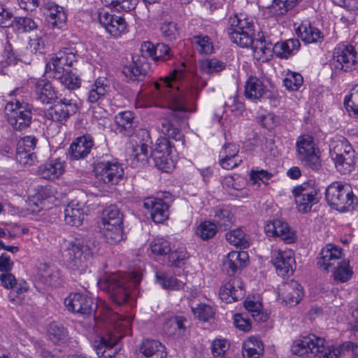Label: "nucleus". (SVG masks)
Segmentation results:
<instances>
[{
  "instance_id": "nucleus-1",
  "label": "nucleus",
  "mask_w": 358,
  "mask_h": 358,
  "mask_svg": "<svg viewBox=\"0 0 358 358\" xmlns=\"http://www.w3.org/2000/svg\"><path fill=\"white\" fill-rule=\"evenodd\" d=\"M185 76L183 69L173 70L169 76L155 83L152 94V100L156 106L170 109L172 115L180 119L187 117V113L194 110L188 106L182 94Z\"/></svg>"
},
{
  "instance_id": "nucleus-2",
  "label": "nucleus",
  "mask_w": 358,
  "mask_h": 358,
  "mask_svg": "<svg viewBox=\"0 0 358 358\" xmlns=\"http://www.w3.org/2000/svg\"><path fill=\"white\" fill-rule=\"evenodd\" d=\"M64 304L69 311L83 316L90 315L97 310L103 320L124 328H129L131 322L130 317L113 311L109 305L103 301H100L99 304L94 303L92 299L85 294L71 293L66 298Z\"/></svg>"
},
{
  "instance_id": "nucleus-3",
  "label": "nucleus",
  "mask_w": 358,
  "mask_h": 358,
  "mask_svg": "<svg viewBox=\"0 0 358 358\" xmlns=\"http://www.w3.org/2000/svg\"><path fill=\"white\" fill-rule=\"evenodd\" d=\"M141 280V273L138 271L117 273L110 275L105 285L112 301L120 306L127 301L131 289L136 287Z\"/></svg>"
},
{
  "instance_id": "nucleus-4",
  "label": "nucleus",
  "mask_w": 358,
  "mask_h": 358,
  "mask_svg": "<svg viewBox=\"0 0 358 358\" xmlns=\"http://www.w3.org/2000/svg\"><path fill=\"white\" fill-rule=\"evenodd\" d=\"M61 247L66 263L73 270L84 271L93 258L92 248L81 238L64 239Z\"/></svg>"
},
{
  "instance_id": "nucleus-5",
  "label": "nucleus",
  "mask_w": 358,
  "mask_h": 358,
  "mask_svg": "<svg viewBox=\"0 0 358 358\" xmlns=\"http://www.w3.org/2000/svg\"><path fill=\"white\" fill-rule=\"evenodd\" d=\"M325 198L336 210L345 212L353 209L357 203L352 187L348 183L334 182L326 189Z\"/></svg>"
},
{
  "instance_id": "nucleus-6",
  "label": "nucleus",
  "mask_w": 358,
  "mask_h": 358,
  "mask_svg": "<svg viewBox=\"0 0 358 358\" xmlns=\"http://www.w3.org/2000/svg\"><path fill=\"white\" fill-rule=\"evenodd\" d=\"M296 154L304 167L314 171H318L322 168L320 150L312 135L306 134L298 136L296 141Z\"/></svg>"
},
{
  "instance_id": "nucleus-7",
  "label": "nucleus",
  "mask_w": 358,
  "mask_h": 358,
  "mask_svg": "<svg viewBox=\"0 0 358 358\" xmlns=\"http://www.w3.org/2000/svg\"><path fill=\"white\" fill-rule=\"evenodd\" d=\"M229 23L227 31L231 41L240 47L248 48L252 43L255 34L252 20L241 14L231 17Z\"/></svg>"
},
{
  "instance_id": "nucleus-8",
  "label": "nucleus",
  "mask_w": 358,
  "mask_h": 358,
  "mask_svg": "<svg viewBox=\"0 0 358 358\" xmlns=\"http://www.w3.org/2000/svg\"><path fill=\"white\" fill-rule=\"evenodd\" d=\"M298 210L306 213L320 199V189L313 180L303 182L292 189Z\"/></svg>"
},
{
  "instance_id": "nucleus-9",
  "label": "nucleus",
  "mask_w": 358,
  "mask_h": 358,
  "mask_svg": "<svg viewBox=\"0 0 358 358\" xmlns=\"http://www.w3.org/2000/svg\"><path fill=\"white\" fill-rule=\"evenodd\" d=\"M5 113L8 122L15 130L24 129L31 122L30 106L19 100L8 102L5 107Z\"/></svg>"
},
{
  "instance_id": "nucleus-10",
  "label": "nucleus",
  "mask_w": 358,
  "mask_h": 358,
  "mask_svg": "<svg viewBox=\"0 0 358 358\" xmlns=\"http://www.w3.org/2000/svg\"><path fill=\"white\" fill-rule=\"evenodd\" d=\"M331 64L336 69L350 71L358 65V55L352 45L338 44L334 50Z\"/></svg>"
},
{
  "instance_id": "nucleus-11",
  "label": "nucleus",
  "mask_w": 358,
  "mask_h": 358,
  "mask_svg": "<svg viewBox=\"0 0 358 358\" xmlns=\"http://www.w3.org/2000/svg\"><path fill=\"white\" fill-rule=\"evenodd\" d=\"M96 178L108 185L117 184L123 178L124 169L115 160L100 161L95 166Z\"/></svg>"
},
{
  "instance_id": "nucleus-12",
  "label": "nucleus",
  "mask_w": 358,
  "mask_h": 358,
  "mask_svg": "<svg viewBox=\"0 0 358 358\" xmlns=\"http://www.w3.org/2000/svg\"><path fill=\"white\" fill-rule=\"evenodd\" d=\"M172 145L170 140L166 137L160 138L157 141L155 148L152 150L151 157L153 159L155 166L164 171L169 173L174 167L173 161L169 157L172 152Z\"/></svg>"
},
{
  "instance_id": "nucleus-13",
  "label": "nucleus",
  "mask_w": 358,
  "mask_h": 358,
  "mask_svg": "<svg viewBox=\"0 0 358 358\" xmlns=\"http://www.w3.org/2000/svg\"><path fill=\"white\" fill-rule=\"evenodd\" d=\"M77 110L76 100L64 97L54 106L45 111V116L48 120L62 123L65 122L70 115L75 114Z\"/></svg>"
},
{
  "instance_id": "nucleus-14",
  "label": "nucleus",
  "mask_w": 358,
  "mask_h": 358,
  "mask_svg": "<svg viewBox=\"0 0 358 358\" xmlns=\"http://www.w3.org/2000/svg\"><path fill=\"white\" fill-rule=\"evenodd\" d=\"M100 24L113 36L119 37L127 31V23L122 16L102 10L99 13Z\"/></svg>"
},
{
  "instance_id": "nucleus-15",
  "label": "nucleus",
  "mask_w": 358,
  "mask_h": 358,
  "mask_svg": "<svg viewBox=\"0 0 358 358\" xmlns=\"http://www.w3.org/2000/svg\"><path fill=\"white\" fill-rule=\"evenodd\" d=\"M342 255L341 248L333 244H327L321 250L317 265L321 269L331 271L342 262L341 261Z\"/></svg>"
},
{
  "instance_id": "nucleus-16",
  "label": "nucleus",
  "mask_w": 358,
  "mask_h": 358,
  "mask_svg": "<svg viewBox=\"0 0 358 358\" xmlns=\"http://www.w3.org/2000/svg\"><path fill=\"white\" fill-rule=\"evenodd\" d=\"M271 262L278 275L282 277L292 273L295 259L291 250H275L272 252Z\"/></svg>"
},
{
  "instance_id": "nucleus-17",
  "label": "nucleus",
  "mask_w": 358,
  "mask_h": 358,
  "mask_svg": "<svg viewBox=\"0 0 358 358\" xmlns=\"http://www.w3.org/2000/svg\"><path fill=\"white\" fill-rule=\"evenodd\" d=\"M143 206L150 213L152 220L162 223L168 219L169 205L160 198L148 197L143 201Z\"/></svg>"
},
{
  "instance_id": "nucleus-18",
  "label": "nucleus",
  "mask_w": 358,
  "mask_h": 358,
  "mask_svg": "<svg viewBox=\"0 0 358 358\" xmlns=\"http://www.w3.org/2000/svg\"><path fill=\"white\" fill-rule=\"evenodd\" d=\"M78 62L77 51L74 48H65L58 51L52 58L53 72L62 71L73 66Z\"/></svg>"
},
{
  "instance_id": "nucleus-19",
  "label": "nucleus",
  "mask_w": 358,
  "mask_h": 358,
  "mask_svg": "<svg viewBox=\"0 0 358 358\" xmlns=\"http://www.w3.org/2000/svg\"><path fill=\"white\" fill-rule=\"evenodd\" d=\"M220 297L227 303L236 301L244 296L243 282L240 278H234L226 282L220 289Z\"/></svg>"
},
{
  "instance_id": "nucleus-20",
  "label": "nucleus",
  "mask_w": 358,
  "mask_h": 358,
  "mask_svg": "<svg viewBox=\"0 0 358 358\" xmlns=\"http://www.w3.org/2000/svg\"><path fill=\"white\" fill-rule=\"evenodd\" d=\"M264 231L268 237H278L287 243L294 241V233L289 225L280 220L267 223Z\"/></svg>"
},
{
  "instance_id": "nucleus-21",
  "label": "nucleus",
  "mask_w": 358,
  "mask_h": 358,
  "mask_svg": "<svg viewBox=\"0 0 358 358\" xmlns=\"http://www.w3.org/2000/svg\"><path fill=\"white\" fill-rule=\"evenodd\" d=\"M94 145V140L91 135L85 134L78 137L70 146V158L74 160L84 159L90 154Z\"/></svg>"
},
{
  "instance_id": "nucleus-22",
  "label": "nucleus",
  "mask_w": 358,
  "mask_h": 358,
  "mask_svg": "<svg viewBox=\"0 0 358 358\" xmlns=\"http://www.w3.org/2000/svg\"><path fill=\"white\" fill-rule=\"evenodd\" d=\"M66 163L60 158L51 159L41 164L38 169V174L46 180H55L64 174Z\"/></svg>"
},
{
  "instance_id": "nucleus-23",
  "label": "nucleus",
  "mask_w": 358,
  "mask_h": 358,
  "mask_svg": "<svg viewBox=\"0 0 358 358\" xmlns=\"http://www.w3.org/2000/svg\"><path fill=\"white\" fill-rule=\"evenodd\" d=\"M94 348L97 355L102 358H113L119 350L117 339L113 336L99 337L94 341Z\"/></svg>"
},
{
  "instance_id": "nucleus-24",
  "label": "nucleus",
  "mask_w": 358,
  "mask_h": 358,
  "mask_svg": "<svg viewBox=\"0 0 358 358\" xmlns=\"http://www.w3.org/2000/svg\"><path fill=\"white\" fill-rule=\"evenodd\" d=\"M86 215L85 207L83 203L76 201L69 202L64 209V221L73 227H79Z\"/></svg>"
},
{
  "instance_id": "nucleus-25",
  "label": "nucleus",
  "mask_w": 358,
  "mask_h": 358,
  "mask_svg": "<svg viewBox=\"0 0 358 358\" xmlns=\"http://www.w3.org/2000/svg\"><path fill=\"white\" fill-rule=\"evenodd\" d=\"M280 293L285 304L290 306L298 304L303 297L301 286L295 280L283 283L280 288Z\"/></svg>"
},
{
  "instance_id": "nucleus-26",
  "label": "nucleus",
  "mask_w": 358,
  "mask_h": 358,
  "mask_svg": "<svg viewBox=\"0 0 358 358\" xmlns=\"http://www.w3.org/2000/svg\"><path fill=\"white\" fill-rule=\"evenodd\" d=\"M248 258L245 251H232L228 253L223 262L224 269L229 275H232L245 266Z\"/></svg>"
},
{
  "instance_id": "nucleus-27",
  "label": "nucleus",
  "mask_w": 358,
  "mask_h": 358,
  "mask_svg": "<svg viewBox=\"0 0 358 358\" xmlns=\"http://www.w3.org/2000/svg\"><path fill=\"white\" fill-rule=\"evenodd\" d=\"M47 10V20L52 28L61 29L67 20V15L63 7L54 2L49 1L45 4Z\"/></svg>"
},
{
  "instance_id": "nucleus-28",
  "label": "nucleus",
  "mask_w": 358,
  "mask_h": 358,
  "mask_svg": "<svg viewBox=\"0 0 358 358\" xmlns=\"http://www.w3.org/2000/svg\"><path fill=\"white\" fill-rule=\"evenodd\" d=\"M341 351V346L329 345L324 338L317 336L315 345L312 346V354L315 358H338Z\"/></svg>"
},
{
  "instance_id": "nucleus-29",
  "label": "nucleus",
  "mask_w": 358,
  "mask_h": 358,
  "mask_svg": "<svg viewBox=\"0 0 358 358\" xmlns=\"http://www.w3.org/2000/svg\"><path fill=\"white\" fill-rule=\"evenodd\" d=\"M252 47L255 57L259 59H267L273 53V45L268 36L259 33L257 38H253Z\"/></svg>"
},
{
  "instance_id": "nucleus-30",
  "label": "nucleus",
  "mask_w": 358,
  "mask_h": 358,
  "mask_svg": "<svg viewBox=\"0 0 358 358\" xmlns=\"http://www.w3.org/2000/svg\"><path fill=\"white\" fill-rule=\"evenodd\" d=\"M38 276L43 283L50 286L59 285L62 281L59 269L46 263H40L38 266Z\"/></svg>"
},
{
  "instance_id": "nucleus-31",
  "label": "nucleus",
  "mask_w": 358,
  "mask_h": 358,
  "mask_svg": "<svg viewBox=\"0 0 358 358\" xmlns=\"http://www.w3.org/2000/svg\"><path fill=\"white\" fill-rule=\"evenodd\" d=\"M269 92L263 82L256 76H250L245 85V96L250 100H259L264 96L268 97Z\"/></svg>"
},
{
  "instance_id": "nucleus-32",
  "label": "nucleus",
  "mask_w": 358,
  "mask_h": 358,
  "mask_svg": "<svg viewBox=\"0 0 358 358\" xmlns=\"http://www.w3.org/2000/svg\"><path fill=\"white\" fill-rule=\"evenodd\" d=\"M32 83L36 99L41 103H49L56 97V93L48 80H34Z\"/></svg>"
},
{
  "instance_id": "nucleus-33",
  "label": "nucleus",
  "mask_w": 358,
  "mask_h": 358,
  "mask_svg": "<svg viewBox=\"0 0 358 358\" xmlns=\"http://www.w3.org/2000/svg\"><path fill=\"white\" fill-rule=\"evenodd\" d=\"M115 122L119 131L127 136L132 135L137 126L134 114L130 110L118 113L115 116Z\"/></svg>"
},
{
  "instance_id": "nucleus-34",
  "label": "nucleus",
  "mask_w": 358,
  "mask_h": 358,
  "mask_svg": "<svg viewBox=\"0 0 358 358\" xmlns=\"http://www.w3.org/2000/svg\"><path fill=\"white\" fill-rule=\"evenodd\" d=\"M138 136H142L143 141L137 145L134 149V158L137 162L145 164L150 157H151L152 150H150L151 144L150 137L148 131L145 129H141L138 132Z\"/></svg>"
},
{
  "instance_id": "nucleus-35",
  "label": "nucleus",
  "mask_w": 358,
  "mask_h": 358,
  "mask_svg": "<svg viewBox=\"0 0 358 358\" xmlns=\"http://www.w3.org/2000/svg\"><path fill=\"white\" fill-rule=\"evenodd\" d=\"M296 33L299 37L306 43L321 42L323 39V34L320 30L309 22H303L297 29Z\"/></svg>"
},
{
  "instance_id": "nucleus-36",
  "label": "nucleus",
  "mask_w": 358,
  "mask_h": 358,
  "mask_svg": "<svg viewBox=\"0 0 358 358\" xmlns=\"http://www.w3.org/2000/svg\"><path fill=\"white\" fill-rule=\"evenodd\" d=\"M301 46L299 41L291 38L283 42H278L273 45V54L279 58H288L296 54Z\"/></svg>"
},
{
  "instance_id": "nucleus-37",
  "label": "nucleus",
  "mask_w": 358,
  "mask_h": 358,
  "mask_svg": "<svg viewBox=\"0 0 358 358\" xmlns=\"http://www.w3.org/2000/svg\"><path fill=\"white\" fill-rule=\"evenodd\" d=\"M106 80L99 78L93 83L87 92L89 103L99 104L105 99L109 87L105 83Z\"/></svg>"
},
{
  "instance_id": "nucleus-38",
  "label": "nucleus",
  "mask_w": 358,
  "mask_h": 358,
  "mask_svg": "<svg viewBox=\"0 0 358 358\" xmlns=\"http://www.w3.org/2000/svg\"><path fill=\"white\" fill-rule=\"evenodd\" d=\"M149 64L139 59L138 62H133L129 66H124L122 73L131 80H141L148 74Z\"/></svg>"
},
{
  "instance_id": "nucleus-39",
  "label": "nucleus",
  "mask_w": 358,
  "mask_h": 358,
  "mask_svg": "<svg viewBox=\"0 0 358 358\" xmlns=\"http://www.w3.org/2000/svg\"><path fill=\"white\" fill-rule=\"evenodd\" d=\"M355 155V152L349 142L343 137H338L330 145L331 158Z\"/></svg>"
},
{
  "instance_id": "nucleus-40",
  "label": "nucleus",
  "mask_w": 358,
  "mask_h": 358,
  "mask_svg": "<svg viewBox=\"0 0 358 358\" xmlns=\"http://www.w3.org/2000/svg\"><path fill=\"white\" fill-rule=\"evenodd\" d=\"M141 350L147 357L166 358L165 347L157 340L147 339L143 341Z\"/></svg>"
},
{
  "instance_id": "nucleus-41",
  "label": "nucleus",
  "mask_w": 358,
  "mask_h": 358,
  "mask_svg": "<svg viewBox=\"0 0 358 358\" xmlns=\"http://www.w3.org/2000/svg\"><path fill=\"white\" fill-rule=\"evenodd\" d=\"M316 336L309 334L295 340L292 346L291 351L294 355L303 356L309 352L312 353V346L315 345Z\"/></svg>"
},
{
  "instance_id": "nucleus-42",
  "label": "nucleus",
  "mask_w": 358,
  "mask_h": 358,
  "mask_svg": "<svg viewBox=\"0 0 358 358\" xmlns=\"http://www.w3.org/2000/svg\"><path fill=\"white\" fill-rule=\"evenodd\" d=\"M53 77L69 90H76L81 85L80 77L70 69L53 72Z\"/></svg>"
},
{
  "instance_id": "nucleus-43",
  "label": "nucleus",
  "mask_w": 358,
  "mask_h": 358,
  "mask_svg": "<svg viewBox=\"0 0 358 358\" xmlns=\"http://www.w3.org/2000/svg\"><path fill=\"white\" fill-rule=\"evenodd\" d=\"M122 213L116 206L111 205L103 210L99 226L122 225Z\"/></svg>"
},
{
  "instance_id": "nucleus-44",
  "label": "nucleus",
  "mask_w": 358,
  "mask_h": 358,
  "mask_svg": "<svg viewBox=\"0 0 358 358\" xmlns=\"http://www.w3.org/2000/svg\"><path fill=\"white\" fill-rule=\"evenodd\" d=\"M106 241L111 244H117L124 238L122 225L99 226Z\"/></svg>"
},
{
  "instance_id": "nucleus-45",
  "label": "nucleus",
  "mask_w": 358,
  "mask_h": 358,
  "mask_svg": "<svg viewBox=\"0 0 358 358\" xmlns=\"http://www.w3.org/2000/svg\"><path fill=\"white\" fill-rule=\"evenodd\" d=\"M191 43L201 55H210L214 52L213 41L208 36L194 35L191 38Z\"/></svg>"
},
{
  "instance_id": "nucleus-46",
  "label": "nucleus",
  "mask_w": 358,
  "mask_h": 358,
  "mask_svg": "<svg viewBox=\"0 0 358 358\" xmlns=\"http://www.w3.org/2000/svg\"><path fill=\"white\" fill-rule=\"evenodd\" d=\"M199 66L202 73L210 75L218 73L226 69V63L215 57L199 60Z\"/></svg>"
},
{
  "instance_id": "nucleus-47",
  "label": "nucleus",
  "mask_w": 358,
  "mask_h": 358,
  "mask_svg": "<svg viewBox=\"0 0 358 358\" xmlns=\"http://www.w3.org/2000/svg\"><path fill=\"white\" fill-rule=\"evenodd\" d=\"M187 320L185 317L177 315L167 320L164 324V329L169 335H181L185 331V323Z\"/></svg>"
},
{
  "instance_id": "nucleus-48",
  "label": "nucleus",
  "mask_w": 358,
  "mask_h": 358,
  "mask_svg": "<svg viewBox=\"0 0 358 358\" xmlns=\"http://www.w3.org/2000/svg\"><path fill=\"white\" fill-rule=\"evenodd\" d=\"M226 239L230 244L236 247L246 248L249 246L248 238L245 232L241 228L227 232Z\"/></svg>"
},
{
  "instance_id": "nucleus-49",
  "label": "nucleus",
  "mask_w": 358,
  "mask_h": 358,
  "mask_svg": "<svg viewBox=\"0 0 358 358\" xmlns=\"http://www.w3.org/2000/svg\"><path fill=\"white\" fill-rule=\"evenodd\" d=\"M156 280L163 288L167 289L179 290L185 285L183 282L164 273H156Z\"/></svg>"
},
{
  "instance_id": "nucleus-50",
  "label": "nucleus",
  "mask_w": 358,
  "mask_h": 358,
  "mask_svg": "<svg viewBox=\"0 0 358 358\" xmlns=\"http://www.w3.org/2000/svg\"><path fill=\"white\" fill-rule=\"evenodd\" d=\"M244 306L255 321L262 322L267 320V315L262 312V305L259 301L248 298Z\"/></svg>"
},
{
  "instance_id": "nucleus-51",
  "label": "nucleus",
  "mask_w": 358,
  "mask_h": 358,
  "mask_svg": "<svg viewBox=\"0 0 358 358\" xmlns=\"http://www.w3.org/2000/svg\"><path fill=\"white\" fill-rule=\"evenodd\" d=\"M162 37L167 41L177 40L180 37V28L172 21H164L160 26Z\"/></svg>"
},
{
  "instance_id": "nucleus-52",
  "label": "nucleus",
  "mask_w": 358,
  "mask_h": 358,
  "mask_svg": "<svg viewBox=\"0 0 358 358\" xmlns=\"http://www.w3.org/2000/svg\"><path fill=\"white\" fill-rule=\"evenodd\" d=\"M213 213V220L220 227H229L233 224L234 215L229 210L217 207Z\"/></svg>"
},
{
  "instance_id": "nucleus-53",
  "label": "nucleus",
  "mask_w": 358,
  "mask_h": 358,
  "mask_svg": "<svg viewBox=\"0 0 358 358\" xmlns=\"http://www.w3.org/2000/svg\"><path fill=\"white\" fill-rule=\"evenodd\" d=\"M28 289L27 282L24 280H19L9 292L8 300L14 304L20 303L23 300V294Z\"/></svg>"
},
{
  "instance_id": "nucleus-54",
  "label": "nucleus",
  "mask_w": 358,
  "mask_h": 358,
  "mask_svg": "<svg viewBox=\"0 0 358 358\" xmlns=\"http://www.w3.org/2000/svg\"><path fill=\"white\" fill-rule=\"evenodd\" d=\"M104 5L117 11L129 12L134 10L138 0H102Z\"/></svg>"
},
{
  "instance_id": "nucleus-55",
  "label": "nucleus",
  "mask_w": 358,
  "mask_h": 358,
  "mask_svg": "<svg viewBox=\"0 0 358 358\" xmlns=\"http://www.w3.org/2000/svg\"><path fill=\"white\" fill-rule=\"evenodd\" d=\"M161 131L162 133L167 136L168 139L172 138L176 141H181V145H183L182 138L183 134L169 120L163 119L162 120Z\"/></svg>"
},
{
  "instance_id": "nucleus-56",
  "label": "nucleus",
  "mask_w": 358,
  "mask_h": 358,
  "mask_svg": "<svg viewBox=\"0 0 358 358\" xmlns=\"http://www.w3.org/2000/svg\"><path fill=\"white\" fill-rule=\"evenodd\" d=\"M337 171L341 174L350 173L355 168V155L336 157L332 159Z\"/></svg>"
},
{
  "instance_id": "nucleus-57",
  "label": "nucleus",
  "mask_w": 358,
  "mask_h": 358,
  "mask_svg": "<svg viewBox=\"0 0 358 358\" xmlns=\"http://www.w3.org/2000/svg\"><path fill=\"white\" fill-rule=\"evenodd\" d=\"M344 106L350 115L358 117V85L350 91V94L344 99Z\"/></svg>"
},
{
  "instance_id": "nucleus-58",
  "label": "nucleus",
  "mask_w": 358,
  "mask_h": 358,
  "mask_svg": "<svg viewBox=\"0 0 358 358\" xmlns=\"http://www.w3.org/2000/svg\"><path fill=\"white\" fill-rule=\"evenodd\" d=\"M217 231L215 223L210 221L201 222L196 229V235L202 240L207 241L215 236Z\"/></svg>"
},
{
  "instance_id": "nucleus-59",
  "label": "nucleus",
  "mask_w": 358,
  "mask_h": 358,
  "mask_svg": "<svg viewBox=\"0 0 358 358\" xmlns=\"http://www.w3.org/2000/svg\"><path fill=\"white\" fill-rule=\"evenodd\" d=\"M150 248L154 255H166L170 253L171 248L169 241L164 238H156L150 244Z\"/></svg>"
},
{
  "instance_id": "nucleus-60",
  "label": "nucleus",
  "mask_w": 358,
  "mask_h": 358,
  "mask_svg": "<svg viewBox=\"0 0 358 358\" xmlns=\"http://www.w3.org/2000/svg\"><path fill=\"white\" fill-rule=\"evenodd\" d=\"M303 78L300 73L288 72L283 80V85L289 91H298L302 87Z\"/></svg>"
},
{
  "instance_id": "nucleus-61",
  "label": "nucleus",
  "mask_w": 358,
  "mask_h": 358,
  "mask_svg": "<svg viewBox=\"0 0 358 358\" xmlns=\"http://www.w3.org/2000/svg\"><path fill=\"white\" fill-rule=\"evenodd\" d=\"M192 311L196 317L203 322L209 321L215 315L213 308L205 303H199L196 307L192 306Z\"/></svg>"
},
{
  "instance_id": "nucleus-62",
  "label": "nucleus",
  "mask_w": 358,
  "mask_h": 358,
  "mask_svg": "<svg viewBox=\"0 0 358 358\" xmlns=\"http://www.w3.org/2000/svg\"><path fill=\"white\" fill-rule=\"evenodd\" d=\"M331 271H334V279L341 282L348 281L352 274V271L348 262L344 261H342L336 266V268L333 269Z\"/></svg>"
},
{
  "instance_id": "nucleus-63",
  "label": "nucleus",
  "mask_w": 358,
  "mask_h": 358,
  "mask_svg": "<svg viewBox=\"0 0 358 358\" xmlns=\"http://www.w3.org/2000/svg\"><path fill=\"white\" fill-rule=\"evenodd\" d=\"M15 158L23 166H31L35 162L36 156L33 152L16 150Z\"/></svg>"
},
{
  "instance_id": "nucleus-64",
  "label": "nucleus",
  "mask_w": 358,
  "mask_h": 358,
  "mask_svg": "<svg viewBox=\"0 0 358 358\" xmlns=\"http://www.w3.org/2000/svg\"><path fill=\"white\" fill-rule=\"evenodd\" d=\"M189 257V255L184 247H180L173 251L169 255V262L173 266H179Z\"/></svg>"
}]
</instances>
